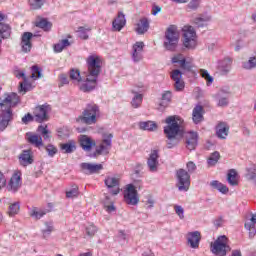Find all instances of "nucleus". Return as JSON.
Instances as JSON below:
<instances>
[{
    "mask_svg": "<svg viewBox=\"0 0 256 256\" xmlns=\"http://www.w3.org/2000/svg\"><path fill=\"white\" fill-rule=\"evenodd\" d=\"M227 181L232 187L239 185V181L237 180V171H235V169H231L228 171Z\"/></svg>",
    "mask_w": 256,
    "mask_h": 256,
    "instance_id": "35",
    "label": "nucleus"
},
{
    "mask_svg": "<svg viewBox=\"0 0 256 256\" xmlns=\"http://www.w3.org/2000/svg\"><path fill=\"white\" fill-rule=\"evenodd\" d=\"M187 241H188V245H190L192 249L199 248V243L201 242V232L199 231L189 232L187 234Z\"/></svg>",
    "mask_w": 256,
    "mask_h": 256,
    "instance_id": "20",
    "label": "nucleus"
},
{
    "mask_svg": "<svg viewBox=\"0 0 256 256\" xmlns=\"http://www.w3.org/2000/svg\"><path fill=\"white\" fill-rule=\"evenodd\" d=\"M46 229L42 230L43 239H48L49 235L53 233V222L45 223Z\"/></svg>",
    "mask_w": 256,
    "mask_h": 256,
    "instance_id": "44",
    "label": "nucleus"
},
{
    "mask_svg": "<svg viewBox=\"0 0 256 256\" xmlns=\"http://www.w3.org/2000/svg\"><path fill=\"white\" fill-rule=\"evenodd\" d=\"M51 111V105L43 104L41 106L36 107L34 111L35 121L37 123H43V121H47L49 119L48 114Z\"/></svg>",
    "mask_w": 256,
    "mask_h": 256,
    "instance_id": "11",
    "label": "nucleus"
},
{
    "mask_svg": "<svg viewBox=\"0 0 256 256\" xmlns=\"http://www.w3.org/2000/svg\"><path fill=\"white\" fill-rule=\"evenodd\" d=\"M154 205H155V201L152 198H149L146 201V209H153Z\"/></svg>",
    "mask_w": 256,
    "mask_h": 256,
    "instance_id": "61",
    "label": "nucleus"
},
{
    "mask_svg": "<svg viewBox=\"0 0 256 256\" xmlns=\"http://www.w3.org/2000/svg\"><path fill=\"white\" fill-rule=\"evenodd\" d=\"M101 115L99 106L95 103H89L86 105V108L82 112V116L79 117L78 121L84 123L85 125H95L97 120Z\"/></svg>",
    "mask_w": 256,
    "mask_h": 256,
    "instance_id": "4",
    "label": "nucleus"
},
{
    "mask_svg": "<svg viewBox=\"0 0 256 256\" xmlns=\"http://www.w3.org/2000/svg\"><path fill=\"white\" fill-rule=\"evenodd\" d=\"M138 127L139 129H141V131H150V132L157 131V128H158L157 123L151 120L139 122Z\"/></svg>",
    "mask_w": 256,
    "mask_h": 256,
    "instance_id": "30",
    "label": "nucleus"
},
{
    "mask_svg": "<svg viewBox=\"0 0 256 256\" xmlns=\"http://www.w3.org/2000/svg\"><path fill=\"white\" fill-rule=\"evenodd\" d=\"M179 30H177V26L171 25L169 26L164 35V48L166 51H177V47H179Z\"/></svg>",
    "mask_w": 256,
    "mask_h": 256,
    "instance_id": "3",
    "label": "nucleus"
},
{
    "mask_svg": "<svg viewBox=\"0 0 256 256\" xmlns=\"http://www.w3.org/2000/svg\"><path fill=\"white\" fill-rule=\"evenodd\" d=\"M87 73L85 78L81 76V72L78 69L72 68L69 72V77L73 83H77L80 87V91L83 93H89L97 87V79L101 73V57L93 54L88 56L86 60Z\"/></svg>",
    "mask_w": 256,
    "mask_h": 256,
    "instance_id": "1",
    "label": "nucleus"
},
{
    "mask_svg": "<svg viewBox=\"0 0 256 256\" xmlns=\"http://www.w3.org/2000/svg\"><path fill=\"white\" fill-rule=\"evenodd\" d=\"M31 89V84L27 82V79L24 82L20 83V92L27 93Z\"/></svg>",
    "mask_w": 256,
    "mask_h": 256,
    "instance_id": "58",
    "label": "nucleus"
},
{
    "mask_svg": "<svg viewBox=\"0 0 256 256\" xmlns=\"http://www.w3.org/2000/svg\"><path fill=\"white\" fill-rule=\"evenodd\" d=\"M217 70L220 75H229L231 72V59L225 58L218 61Z\"/></svg>",
    "mask_w": 256,
    "mask_h": 256,
    "instance_id": "21",
    "label": "nucleus"
},
{
    "mask_svg": "<svg viewBox=\"0 0 256 256\" xmlns=\"http://www.w3.org/2000/svg\"><path fill=\"white\" fill-rule=\"evenodd\" d=\"M18 162L20 167H29L35 163V156L32 150H22L18 156Z\"/></svg>",
    "mask_w": 256,
    "mask_h": 256,
    "instance_id": "14",
    "label": "nucleus"
},
{
    "mask_svg": "<svg viewBox=\"0 0 256 256\" xmlns=\"http://www.w3.org/2000/svg\"><path fill=\"white\" fill-rule=\"evenodd\" d=\"M80 169L85 175H95V173H99L103 170V164L83 162L80 164Z\"/></svg>",
    "mask_w": 256,
    "mask_h": 256,
    "instance_id": "15",
    "label": "nucleus"
},
{
    "mask_svg": "<svg viewBox=\"0 0 256 256\" xmlns=\"http://www.w3.org/2000/svg\"><path fill=\"white\" fill-rule=\"evenodd\" d=\"M172 97H173V94L171 93V91H165L162 94V101L160 102V107H167V105L171 103Z\"/></svg>",
    "mask_w": 256,
    "mask_h": 256,
    "instance_id": "39",
    "label": "nucleus"
},
{
    "mask_svg": "<svg viewBox=\"0 0 256 256\" xmlns=\"http://www.w3.org/2000/svg\"><path fill=\"white\" fill-rule=\"evenodd\" d=\"M172 63L179 64V67L181 69H191V64L187 62V59H185V56L183 54H177L172 58Z\"/></svg>",
    "mask_w": 256,
    "mask_h": 256,
    "instance_id": "29",
    "label": "nucleus"
},
{
    "mask_svg": "<svg viewBox=\"0 0 256 256\" xmlns=\"http://www.w3.org/2000/svg\"><path fill=\"white\" fill-rule=\"evenodd\" d=\"M209 21H211V16L204 14L194 19V25L196 27H207Z\"/></svg>",
    "mask_w": 256,
    "mask_h": 256,
    "instance_id": "34",
    "label": "nucleus"
},
{
    "mask_svg": "<svg viewBox=\"0 0 256 256\" xmlns=\"http://www.w3.org/2000/svg\"><path fill=\"white\" fill-rule=\"evenodd\" d=\"M245 229L249 232V238L253 239L256 235V229L255 226H253L252 223H245Z\"/></svg>",
    "mask_w": 256,
    "mask_h": 256,
    "instance_id": "49",
    "label": "nucleus"
},
{
    "mask_svg": "<svg viewBox=\"0 0 256 256\" xmlns=\"http://www.w3.org/2000/svg\"><path fill=\"white\" fill-rule=\"evenodd\" d=\"M186 169H187V171H188V174H189V173H195V171H197V165L195 164V162L189 161V162L186 164Z\"/></svg>",
    "mask_w": 256,
    "mask_h": 256,
    "instance_id": "57",
    "label": "nucleus"
},
{
    "mask_svg": "<svg viewBox=\"0 0 256 256\" xmlns=\"http://www.w3.org/2000/svg\"><path fill=\"white\" fill-rule=\"evenodd\" d=\"M209 186L211 187V189H215L216 191H219V193H222L223 195H227V193H229V188L219 182L218 180H213L210 182Z\"/></svg>",
    "mask_w": 256,
    "mask_h": 256,
    "instance_id": "31",
    "label": "nucleus"
},
{
    "mask_svg": "<svg viewBox=\"0 0 256 256\" xmlns=\"http://www.w3.org/2000/svg\"><path fill=\"white\" fill-rule=\"evenodd\" d=\"M26 139L30 145L34 147H43V138L37 134H33L31 132L26 133Z\"/></svg>",
    "mask_w": 256,
    "mask_h": 256,
    "instance_id": "24",
    "label": "nucleus"
},
{
    "mask_svg": "<svg viewBox=\"0 0 256 256\" xmlns=\"http://www.w3.org/2000/svg\"><path fill=\"white\" fill-rule=\"evenodd\" d=\"M57 151V147H55L53 144L46 146V152L48 153L49 157H55V155H57Z\"/></svg>",
    "mask_w": 256,
    "mask_h": 256,
    "instance_id": "51",
    "label": "nucleus"
},
{
    "mask_svg": "<svg viewBox=\"0 0 256 256\" xmlns=\"http://www.w3.org/2000/svg\"><path fill=\"white\" fill-rule=\"evenodd\" d=\"M39 77H41V69L39 68V66H32L31 78L39 79Z\"/></svg>",
    "mask_w": 256,
    "mask_h": 256,
    "instance_id": "54",
    "label": "nucleus"
},
{
    "mask_svg": "<svg viewBox=\"0 0 256 256\" xmlns=\"http://www.w3.org/2000/svg\"><path fill=\"white\" fill-rule=\"evenodd\" d=\"M197 139H199L197 132L188 133L186 136V147L189 151H193L197 147Z\"/></svg>",
    "mask_w": 256,
    "mask_h": 256,
    "instance_id": "23",
    "label": "nucleus"
},
{
    "mask_svg": "<svg viewBox=\"0 0 256 256\" xmlns=\"http://www.w3.org/2000/svg\"><path fill=\"white\" fill-rule=\"evenodd\" d=\"M176 187L178 191L185 193L189 191V187H191V175L185 169H179L176 172Z\"/></svg>",
    "mask_w": 256,
    "mask_h": 256,
    "instance_id": "7",
    "label": "nucleus"
},
{
    "mask_svg": "<svg viewBox=\"0 0 256 256\" xmlns=\"http://www.w3.org/2000/svg\"><path fill=\"white\" fill-rule=\"evenodd\" d=\"M183 38V45L186 49H195V47H197V33L193 26L183 28Z\"/></svg>",
    "mask_w": 256,
    "mask_h": 256,
    "instance_id": "8",
    "label": "nucleus"
},
{
    "mask_svg": "<svg viewBox=\"0 0 256 256\" xmlns=\"http://www.w3.org/2000/svg\"><path fill=\"white\" fill-rule=\"evenodd\" d=\"M0 36L2 39H9L11 37V27L7 24L0 23Z\"/></svg>",
    "mask_w": 256,
    "mask_h": 256,
    "instance_id": "36",
    "label": "nucleus"
},
{
    "mask_svg": "<svg viewBox=\"0 0 256 256\" xmlns=\"http://www.w3.org/2000/svg\"><path fill=\"white\" fill-rule=\"evenodd\" d=\"M71 43L69 42L68 39H63L62 41L58 42L57 44L54 45V52L55 53H61L65 47H69Z\"/></svg>",
    "mask_w": 256,
    "mask_h": 256,
    "instance_id": "40",
    "label": "nucleus"
},
{
    "mask_svg": "<svg viewBox=\"0 0 256 256\" xmlns=\"http://www.w3.org/2000/svg\"><path fill=\"white\" fill-rule=\"evenodd\" d=\"M31 9H41L45 3V0H28Z\"/></svg>",
    "mask_w": 256,
    "mask_h": 256,
    "instance_id": "46",
    "label": "nucleus"
},
{
    "mask_svg": "<svg viewBox=\"0 0 256 256\" xmlns=\"http://www.w3.org/2000/svg\"><path fill=\"white\" fill-rule=\"evenodd\" d=\"M113 143V134L107 133L103 135L102 143L96 147L93 157H99V155H109V149Z\"/></svg>",
    "mask_w": 256,
    "mask_h": 256,
    "instance_id": "9",
    "label": "nucleus"
},
{
    "mask_svg": "<svg viewBox=\"0 0 256 256\" xmlns=\"http://www.w3.org/2000/svg\"><path fill=\"white\" fill-rule=\"evenodd\" d=\"M176 143L173 139H168V142H167V147L168 149H173V147H175Z\"/></svg>",
    "mask_w": 256,
    "mask_h": 256,
    "instance_id": "62",
    "label": "nucleus"
},
{
    "mask_svg": "<svg viewBox=\"0 0 256 256\" xmlns=\"http://www.w3.org/2000/svg\"><path fill=\"white\" fill-rule=\"evenodd\" d=\"M211 251L213 255L216 256H227V253L231 251V246H229V238H227L225 235L219 236L211 245Z\"/></svg>",
    "mask_w": 256,
    "mask_h": 256,
    "instance_id": "6",
    "label": "nucleus"
},
{
    "mask_svg": "<svg viewBox=\"0 0 256 256\" xmlns=\"http://www.w3.org/2000/svg\"><path fill=\"white\" fill-rule=\"evenodd\" d=\"M199 73L201 75L202 79H205L206 81V85L209 87L210 85H213V76H211V74H209V71H207L206 69H200Z\"/></svg>",
    "mask_w": 256,
    "mask_h": 256,
    "instance_id": "38",
    "label": "nucleus"
},
{
    "mask_svg": "<svg viewBox=\"0 0 256 256\" xmlns=\"http://www.w3.org/2000/svg\"><path fill=\"white\" fill-rule=\"evenodd\" d=\"M80 146L84 151H89L93 145H95V142L89 138L87 135H82L79 138Z\"/></svg>",
    "mask_w": 256,
    "mask_h": 256,
    "instance_id": "33",
    "label": "nucleus"
},
{
    "mask_svg": "<svg viewBox=\"0 0 256 256\" xmlns=\"http://www.w3.org/2000/svg\"><path fill=\"white\" fill-rule=\"evenodd\" d=\"M167 126L164 127V134L167 139H175L176 135L181 133V124L183 123V119L179 116H170L166 118Z\"/></svg>",
    "mask_w": 256,
    "mask_h": 256,
    "instance_id": "5",
    "label": "nucleus"
},
{
    "mask_svg": "<svg viewBox=\"0 0 256 256\" xmlns=\"http://www.w3.org/2000/svg\"><path fill=\"white\" fill-rule=\"evenodd\" d=\"M145 44L143 42H136L132 47V61L134 63H139L143 61V49Z\"/></svg>",
    "mask_w": 256,
    "mask_h": 256,
    "instance_id": "18",
    "label": "nucleus"
},
{
    "mask_svg": "<svg viewBox=\"0 0 256 256\" xmlns=\"http://www.w3.org/2000/svg\"><path fill=\"white\" fill-rule=\"evenodd\" d=\"M95 233H97V226L94 224H89L86 226L85 235H87V237H93Z\"/></svg>",
    "mask_w": 256,
    "mask_h": 256,
    "instance_id": "47",
    "label": "nucleus"
},
{
    "mask_svg": "<svg viewBox=\"0 0 256 256\" xmlns=\"http://www.w3.org/2000/svg\"><path fill=\"white\" fill-rule=\"evenodd\" d=\"M67 199H75L79 197V186L74 185L71 189L66 191Z\"/></svg>",
    "mask_w": 256,
    "mask_h": 256,
    "instance_id": "41",
    "label": "nucleus"
},
{
    "mask_svg": "<svg viewBox=\"0 0 256 256\" xmlns=\"http://www.w3.org/2000/svg\"><path fill=\"white\" fill-rule=\"evenodd\" d=\"M37 27L43 29L44 31H49V29H51V23H49V21H47L46 19H41L37 23Z\"/></svg>",
    "mask_w": 256,
    "mask_h": 256,
    "instance_id": "48",
    "label": "nucleus"
},
{
    "mask_svg": "<svg viewBox=\"0 0 256 256\" xmlns=\"http://www.w3.org/2000/svg\"><path fill=\"white\" fill-rule=\"evenodd\" d=\"M32 39H33V33L24 32L22 34L20 45L22 47L23 53L31 52V49L33 48V44L31 43Z\"/></svg>",
    "mask_w": 256,
    "mask_h": 256,
    "instance_id": "17",
    "label": "nucleus"
},
{
    "mask_svg": "<svg viewBox=\"0 0 256 256\" xmlns=\"http://www.w3.org/2000/svg\"><path fill=\"white\" fill-rule=\"evenodd\" d=\"M199 5H201V0H191L188 3V9H192V11H196V9H199Z\"/></svg>",
    "mask_w": 256,
    "mask_h": 256,
    "instance_id": "55",
    "label": "nucleus"
},
{
    "mask_svg": "<svg viewBox=\"0 0 256 256\" xmlns=\"http://www.w3.org/2000/svg\"><path fill=\"white\" fill-rule=\"evenodd\" d=\"M124 201L127 205H138L139 196L137 194V189L133 184H128L126 190L124 191Z\"/></svg>",
    "mask_w": 256,
    "mask_h": 256,
    "instance_id": "10",
    "label": "nucleus"
},
{
    "mask_svg": "<svg viewBox=\"0 0 256 256\" xmlns=\"http://www.w3.org/2000/svg\"><path fill=\"white\" fill-rule=\"evenodd\" d=\"M170 77L174 82L181 81V79L183 78V73H181L180 70L176 69V70L172 71Z\"/></svg>",
    "mask_w": 256,
    "mask_h": 256,
    "instance_id": "52",
    "label": "nucleus"
},
{
    "mask_svg": "<svg viewBox=\"0 0 256 256\" xmlns=\"http://www.w3.org/2000/svg\"><path fill=\"white\" fill-rule=\"evenodd\" d=\"M246 223H251L252 226L255 227V225H256V213H255L254 215H252L250 221H248V222H246Z\"/></svg>",
    "mask_w": 256,
    "mask_h": 256,
    "instance_id": "64",
    "label": "nucleus"
},
{
    "mask_svg": "<svg viewBox=\"0 0 256 256\" xmlns=\"http://www.w3.org/2000/svg\"><path fill=\"white\" fill-rule=\"evenodd\" d=\"M88 31L89 29L85 27H79L77 33L80 39H89V34H87Z\"/></svg>",
    "mask_w": 256,
    "mask_h": 256,
    "instance_id": "50",
    "label": "nucleus"
},
{
    "mask_svg": "<svg viewBox=\"0 0 256 256\" xmlns=\"http://www.w3.org/2000/svg\"><path fill=\"white\" fill-rule=\"evenodd\" d=\"M21 175V171L19 170L14 172L7 186L8 191H12V193H17V191H19V188L21 187Z\"/></svg>",
    "mask_w": 256,
    "mask_h": 256,
    "instance_id": "16",
    "label": "nucleus"
},
{
    "mask_svg": "<svg viewBox=\"0 0 256 256\" xmlns=\"http://www.w3.org/2000/svg\"><path fill=\"white\" fill-rule=\"evenodd\" d=\"M161 11V7L159 6H153L152 8V15H157Z\"/></svg>",
    "mask_w": 256,
    "mask_h": 256,
    "instance_id": "63",
    "label": "nucleus"
},
{
    "mask_svg": "<svg viewBox=\"0 0 256 256\" xmlns=\"http://www.w3.org/2000/svg\"><path fill=\"white\" fill-rule=\"evenodd\" d=\"M33 119V115H31V113H27L24 117H22V123L24 125H29Z\"/></svg>",
    "mask_w": 256,
    "mask_h": 256,
    "instance_id": "59",
    "label": "nucleus"
},
{
    "mask_svg": "<svg viewBox=\"0 0 256 256\" xmlns=\"http://www.w3.org/2000/svg\"><path fill=\"white\" fill-rule=\"evenodd\" d=\"M19 209H21L19 202L10 204L8 214L10 215V217H15V215H17V213H19Z\"/></svg>",
    "mask_w": 256,
    "mask_h": 256,
    "instance_id": "45",
    "label": "nucleus"
},
{
    "mask_svg": "<svg viewBox=\"0 0 256 256\" xmlns=\"http://www.w3.org/2000/svg\"><path fill=\"white\" fill-rule=\"evenodd\" d=\"M215 99L217 101L218 107H227V105H229V92L225 90H220L215 95Z\"/></svg>",
    "mask_w": 256,
    "mask_h": 256,
    "instance_id": "22",
    "label": "nucleus"
},
{
    "mask_svg": "<svg viewBox=\"0 0 256 256\" xmlns=\"http://www.w3.org/2000/svg\"><path fill=\"white\" fill-rule=\"evenodd\" d=\"M19 101V95L12 92L0 102V131H5L9 127V123L13 121L12 107H17Z\"/></svg>",
    "mask_w": 256,
    "mask_h": 256,
    "instance_id": "2",
    "label": "nucleus"
},
{
    "mask_svg": "<svg viewBox=\"0 0 256 256\" xmlns=\"http://www.w3.org/2000/svg\"><path fill=\"white\" fill-rule=\"evenodd\" d=\"M174 211L176 215H178L179 219H185V209H183L181 206L175 205Z\"/></svg>",
    "mask_w": 256,
    "mask_h": 256,
    "instance_id": "53",
    "label": "nucleus"
},
{
    "mask_svg": "<svg viewBox=\"0 0 256 256\" xmlns=\"http://www.w3.org/2000/svg\"><path fill=\"white\" fill-rule=\"evenodd\" d=\"M61 85H69V78H67L66 74H61L59 76Z\"/></svg>",
    "mask_w": 256,
    "mask_h": 256,
    "instance_id": "60",
    "label": "nucleus"
},
{
    "mask_svg": "<svg viewBox=\"0 0 256 256\" xmlns=\"http://www.w3.org/2000/svg\"><path fill=\"white\" fill-rule=\"evenodd\" d=\"M192 119L195 125H199L203 121V106L196 105L192 111Z\"/></svg>",
    "mask_w": 256,
    "mask_h": 256,
    "instance_id": "28",
    "label": "nucleus"
},
{
    "mask_svg": "<svg viewBox=\"0 0 256 256\" xmlns=\"http://www.w3.org/2000/svg\"><path fill=\"white\" fill-rule=\"evenodd\" d=\"M37 132L42 135L44 141L50 139L49 130L47 129V125H40L37 128Z\"/></svg>",
    "mask_w": 256,
    "mask_h": 256,
    "instance_id": "42",
    "label": "nucleus"
},
{
    "mask_svg": "<svg viewBox=\"0 0 256 256\" xmlns=\"http://www.w3.org/2000/svg\"><path fill=\"white\" fill-rule=\"evenodd\" d=\"M47 207L48 208L34 207V208L30 209V215L34 219H42V217H45V215H47V213H51V211L53 209V204L48 203Z\"/></svg>",
    "mask_w": 256,
    "mask_h": 256,
    "instance_id": "19",
    "label": "nucleus"
},
{
    "mask_svg": "<svg viewBox=\"0 0 256 256\" xmlns=\"http://www.w3.org/2000/svg\"><path fill=\"white\" fill-rule=\"evenodd\" d=\"M127 20L125 19V14L119 12L117 18L112 22L113 29L115 31H121L125 27Z\"/></svg>",
    "mask_w": 256,
    "mask_h": 256,
    "instance_id": "25",
    "label": "nucleus"
},
{
    "mask_svg": "<svg viewBox=\"0 0 256 256\" xmlns=\"http://www.w3.org/2000/svg\"><path fill=\"white\" fill-rule=\"evenodd\" d=\"M174 89L176 91H183V89H185V82H183V80L174 81Z\"/></svg>",
    "mask_w": 256,
    "mask_h": 256,
    "instance_id": "56",
    "label": "nucleus"
},
{
    "mask_svg": "<svg viewBox=\"0 0 256 256\" xmlns=\"http://www.w3.org/2000/svg\"><path fill=\"white\" fill-rule=\"evenodd\" d=\"M60 150L62 153L71 154L77 150V146L75 145V141L70 140L67 143L60 144Z\"/></svg>",
    "mask_w": 256,
    "mask_h": 256,
    "instance_id": "32",
    "label": "nucleus"
},
{
    "mask_svg": "<svg viewBox=\"0 0 256 256\" xmlns=\"http://www.w3.org/2000/svg\"><path fill=\"white\" fill-rule=\"evenodd\" d=\"M104 183L109 193L112 195H119V191H121L119 178L115 176H107Z\"/></svg>",
    "mask_w": 256,
    "mask_h": 256,
    "instance_id": "13",
    "label": "nucleus"
},
{
    "mask_svg": "<svg viewBox=\"0 0 256 256\" xmlns=\"http://www.w3.org/2000/svg\"><path fill=\"white\" fill-rule=\"evenodd\" d=\"M216 135L219 139H227V135H229V127L225 122H220L216 126Z\"/></svg>",
    "mask_w": 256,
    "mask_h": 256,
    "instance_id": "27",
    "label": "nucleus"
},
{
    "mask_svg": "<svg viewBox=\"0 0 256 256\" xmlns=\"http://www.w3.org/2000/svg\"><path fill=\"white\" fill-rule=\"evenodd\" d=\"M141 103H143V94L136 93L131 102L132 107L137 109L141 106Z\"/></svg>",
    "mask_w": 256,
    "mask_h": 256,
    "instance_id": "43",
    "label": "nucleus"
},
{
    "mask_svg": "<svg viewBox=\"0 0 256 256\" xmlns=\"http://www.w3.org/2000/svg\"><path fill=\"white\" fill-rule=\"evenodd\" d=\"M219 159H221V154H219V152L215 151L207 159L208 166L215 167V165H217V163H219Z\"/></svg>",
    "mask_w": 256,
    "mask_h": 256,
    "instance_id": "37",
    "label": "nucleus"
},
{
    "mask_svg": "<svg viewBox=\"0 0 256 256\" xmlns=\"http://www.w3.org/2000/svg\"><path fill=\"white\" fill-rule=\"evenodd\" d=\"M135 31L138 35H145V33L149 31V19H147L146 17L141 18L139 20V23L137 24Z\"/></svg>",
    "mask_w": 256,
    "mask_h": 256,
    "instance_id": "26",
    "label": "nucleus"
},
{
    "mask_svg": "<svg viewBox=\"0 0 256 256\" xmlns=\"http://www.w3.org/2000/svg\"><path fill=\"white\" fill-rule=\"evenodd\" d=\"M147 167L150 173H157L159 171V150H151L147 159Z\"/></svg>",
    "mask_w": 256,
    "mask_h": 256,
    "instance_id": "12",
    "label": "nucleus"
}]
</instances>
